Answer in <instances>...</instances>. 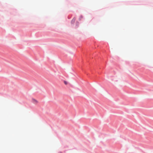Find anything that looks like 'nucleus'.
<instances>
[{"instance_id": "nucleus-1", "label": "nucleus", "mask_w": 153, "mask_h": 153, "mask_svg": "<svg viewBox=\"0 0 153 153\" xmlns=\"http://www.w3.org/2000/svg\"><path fill=\"white\" fill-rule=\"evenodd\" d=\"M32 102L35 104H37L38 102V101L34 99H32Z\"/></svg>"}, {"instance_id": "nucleus-2", "label": "nucleus", "mask_w": 153, "mask_h": 153, "mask_svg": "<svg viewBox=\"0 0 153 153\" xmlns=\"http://www.w3.org/2000/svg\"><path fill=\"white\" fill-rule=\"evenodd\" d=\"M75 21V19L74 18L71 21V22L72 23H74Z\"/></svg>"}, {"instance_id": "nucleus-3", "label": "nucleus", "mask_w": 153, "mask_h": 153, "mask_svg": "<svg viewBox=\"0 0 153 153\" xmlns=\"http://www.w3.org/2000/svg\"><path fill=\"white\" fill-rule=\"evenodd\" d=\"M64 83L65 84V85L67 84L68 82H66V81H64Z\"/></svg>"}]
</instances>
